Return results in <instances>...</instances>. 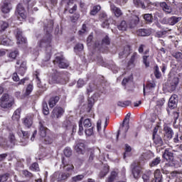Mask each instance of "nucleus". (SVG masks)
Instances as JSON below:
<instances>
[{
    "instance_id": "obj_1",
    "label": "nucleus",
    "mask_w": 182,
    "mask_h": 182,
    "mask_svg": "<svg viewBox=\"0 0 182 182\" xmlns=\"http://www.w3.org/2000/svg\"><path fill=\"white\" fill-rule=\"evenodd\" d=\"M53 29V20H48V23H45L44 31H46L47 35L38 43L39 48H46L47 58L46 60H49L50 56H52V47L50 46V41H52V36L50 32Z\"/></svg>"
},
{
    "instance_id": "obj_2",
    "label": "nucleus",
    "mask_w": 182,
    "mask_h": 182,
    "mask_svg": "<svg viewBox=\"0 0 182 182\" xmlns=\"http://www.w3.org/2000/svg\"><path fill=\"white\" fill-rule=\"evenodd\" d=\"M62 163L64 168V173H60L59 171L55 172L51 176L50 182H63L65 181V180H68L70 176H72V171H73V168H75V166L72 164H69V162H68V159L63 158L62 159Z\"/></svg>"
},
{
    "instance_id": "obj_3",
    "label": "nucleus",
    "mask_w": 182,
    "mask_h": 182,
    "mask_svg": "<svg viewBox=\"0 0 182 182\" xmlns=\"http://www.w3.org/2000/svg\"><path fill=\"white\" fill-rule=\"evenodd\" d=\"M154 176V178L150 181V178H151V171H148L142 175V179L144 182H163V175L160 169L155 170Z\"/></svg>"
},
{
    "instance_id": "obj_4",
    "label": "nucleus",
    "mask_w": 182,
    "mask_h": 182,
    "mask_svg": "<svg viewBox=\"0 0 182 182\" xmlns=\"http://www.w3.org/2000/svg\"><path fill=\"white\" fill-rule=\"evenodd\" d=\"M48 83L50 85H63L65 83V79L62 77V73L58 72L57 70H53V74L48 79Z\"/></svg>"
},
{
    "instance_id": "obj_5",
    "label": "nucleus",
    "mask_w": 182,
    "mask_h": 182,
    "mask_svg": "<svg viewBox=\"0 0 182 182\" xmlns=\"http://www.w3.org/2000/svg\"><path fill=\"white\" fill-rule=\"evenodd\" d=\"M12 105H14V100L9 97V95L4 94L0 98V107L8 109L12 107Z\"/></svg>"
},
{
    "instance_id": "obj_6",
    "label": "nucleus",
    "mask_w": 182,
    "mask_h": 182,
    "mask_svg": "<svg viewBox=\"0 0 182 182\" xmlns=\"http://www.w3.org/2000/svg\"><path fill=\"white\" fill-rule=\"evenodd\" d=\"M146 6L144 4L141 0H134V4L137 8H141V9H149L151 11L153 9V6H156L155 3H151L149 1H146Z\"/></svg>"
},
{
    "instance_id": "obj_7",
    "label": "nucleus",
    "mask_w": 182,
    "mask_h": 182,
    "mask_svg": "<svg viewBox=\"0 0 182 182\" xmlns=\"http://www.w3.org/2000/svg\"><path fill=\"white\" fill-rule=\"evenodd\" d=\"M54 64L58 65V68L60 69H66V68H69V62L65 59L63 55L57 56L54 60Z\"/></svg>"
},
{
    "instance_id": "obj_8",
    "label": "nucleus",
    "mask_w": 182,
    "mask_h": 182,
    "mask_svg": "<svg viewBox=\"0 0 182 182\" xmlns=\"http://www.w3.org/2000/svg\"><path fill=\"white\" fill-rule=\"evenodd\" d=\"M131 168L134 178H136V180L140 178V176H141V166H140L139 164L134 162L131 165Z\"/></svg>"
},
{
    "instance_id": "obj_9",
    "label": "nucleus",
    "mask_w": 182,
    "mask_h": 182,
    "mask_svg": "<svg viewBox=\"0 0 182 182\" xmlns=\"http://www.w3.org/2000/svg\"><path fill=\"white\" fill-rule=\"evenodd\" d=\"M65 113V109L61 107L56 106L53 108L51 112V117L52 119H60L62 116H63Z\"/></svg>"
},
{
    "instance_id": "obj_10",
    "label": "nucleus",
    "mask_w": 182,
    "mask_h": 182,
    "mask_svg": "<svg viewBox=\"0 0 182 182\" xmlns=\"http://www.w3.org/2000/svg\"><path fill=\"white\" fill-rule=\"evenodd\" d=\"M1 9L3 14H9V12H11V9H12V4H11V1L4 0L1 3Z\"/></svg>"
},
{
    "instance_id": "obj_11",
    "label": "nucleus",
    "mask_w": 182,
    "mask_h": 182,
    "mask_svg": "<svg viewBox=\"0 0 182 182\" xmlns=\"http://www.w3.org/2000/svg\"><path fill=\"white\" fill-rule=\"evenodd\" d=\"M16 14L17 15L18 19H19L20 21H22V19L26 18V13L22 4H18L17 6Z\"/></svg>"
},
{
    "instance_id": "obj_12",
    "label": "nucleus",
    "mask_w": 182,
    "mask_h": 182,
    "mask_svg": "<svg viewBox=\"0 0 182 182\" xmlns=\"http://www.w3.org/2000/svg\"><path fill=\"white\" fill-rule=\"evenodd\" d=\"M104 45H110V38H109V36H106L101 41H97L95 43V46L97 49H102L103 48Z\"/></svg>"
},
{
    "instance_id": "obj_13",
    "label": "nucleus",
    "mask_w": 182,
    "mask_h": 182,
    "mask_svg": "<svg viewBox=\"0 0 182 182\" xmlns=\"http://www.w3.org/2000/svg\"><path fill=\"white\" fill-rule=\"evenodd\" d=\"M17 134H18L20 137H22L21 141L22 143H23V146H26V144H28V139L29 138V134L27 132L21 129L18 131Z\"/></svg>"
},
{
    "instance_id": "obj_14",
    "label": "nucleus",
    "mask_w": 182,
    "mask_h": 182,
    "mask_svg": "<svg viewBox=\"0 0 182 182\" xmlns=\"http://www.w3.org/2000/svg\"><path fill=\"white\" fill-rule=\"evenodd\" d=\"M154 89H156V83L154 82L148 83L146 87L144 86V96H146V93H154Z\"/></svg>"
},
{
    "instance_id": "obj_15",
    "label": "nucleus",
    "mask_w": 182,
    "mask_h": 182,
    "mask_svg": "<svg viewBox=\"0 0 182 182\" xmlns=\"http://www.w3.org/2000/svg\"><path fill=\"white\" fill-rule=\"evenodd\" d=\"M129 131V124H123L122 126L119 127L118 133L117 134V140L119 139V135L122 134V137L126 139V133Z\"/></svg>"
},
{
    "instance_id": "obj_16",
    "label": "nucleus",
    "mask_w": 182,
    "mask_h": 182,
    "mask_svg": "<svg viewBox=\"0 0 182 182\" xmlns=\"http://www.w3.org/2000/svg\"><path fill=\"white\" fill-rule=\"evenodd\" d=\"M178 100L177 99V95H173L168 101V107L169 109H176L177 107V102Z\"/></svg>"
},
{
    "instance_id": "obj_17",
    "label": "nucleus",
    "mask_w": 182,
    "mask_h": 182,
    "mask_svg": "<svg viewBox=\"0 0 182 182\" xmlns=\"http://www.w3.org/2000/svg\"><path fill=\"white\" fill-rule=\"evenodd\" d=\"M173 154L168 150L166 149L164 153L163 154V157L168 161L169 160V166H174V164H171L170 161H174V159L173 158Z\"/></svg>"
},
{
    "instance_id": "obj_18",
    "label": "nucleus",
    "mask_w": 182,
    "mask_h": 182,
    "mask_svg": "<svg viewBox=\"0 0 182 182\" xmlns=\"http://www.w3.org/2000/svg\"><path fill=\"white\" fill-rule=\"evenodd\" d=\"M164 130L165 132V137L168 140H171V139H173V136L174 134L173 129L170 127L166 125L164 128Z\"/></svg>"
},
{
    "instance_id": "obj_19",
    "label": "nucleus",
    "mask_w": 182,
    "mask_h": 182,
    "mask_svg": "<svg viewBox=\"0 0 182 182\" xmlns=\"http://www.w3.org/2000/svg\"><path fill=\"white\" fill-rule=\"evenodd\" d=\"M140 55L137 53H134L131 56L129 61L128 62V68L132 69V68H134V62H136V59H139Z\"/></svg>"
},
{
    "instance_id": "obj_20",
    "label": "nucleus",
    "mask_w": 182,
    "mask_h": 182,
    "mask_svg": "<svg viewBox=\"0 0 182 182\" xmlns=\"http://www.w3.org/2000/svg\"><path fill=\"white\" fill-rule=\"evenodd\" d=\"M16 32V38L17 39V43L18 44L26 43V38L22 36V31L19 29H17Z\"/></svg>"
},
{
    "instance_id": "obj_21",
    "label": "nucleus",
    "mask_w": 182,
    "mask_h": 182,
    "mask_svg": "<svg viewBox=\"0 0 182 182\" xmlns=\"http://www.w3.org/2000/svg\"><path fill=\"white\" fill-rule=\"evenodd\" d=\"M159 6H161L164 12L166 14H171V12H173V9H171V6H170V5L164 1L160 2Z\"/></svg>"
},
{
    "instance_id": "obj_22",
    "label": "nucleus",
    "mask_w": 182,
    "mask_h": 182,
    "mask_svg": "<svg viewBox=\"0 0 182 182\" xmlns=\"http://www.w3.org/2000/svg\"><path fill=\"white\" fill-rule=\"evenodd\" d=\"M139 22H140V18L137 16H134L132 18V20L129 21V27L131 29H133V28H136L137 25H139Z\"/></svg>"
},
{
    "instance_id": "obj_23",
    "label": "nucleus",
    "mask_w": 182,
    "mask_h": 182,
    "mask_svg": "<svg viewBox=\"0 0 182 182\" xmlns=\"http://www.w3.org/2000/svg\"><path fill=\"white\" fill-rule=\"evenodd\" d=\"M110 9L117 18H119V16H122V15H123V13H122V10L114 6V4H111Z\"/></svg>"
},
{
    "instance_id": "obj_24",
    "label": "nucleus",
    "mask_w": 182,
    "mask_h": 182,
    "mask_svg": "<svg viewBox=\"0 0 182 182\" xmlns=\"http://www.w3.org/2000/svg\"><path fill=\"white\" fill-rule=\"evenodd\" d=\"M180 21H181V17L173 16L168 18V24L173 26V25H176V23H178Z\"/></svg>"
},
{
    "instance_id": "obj_25",
    "label": "nucleus",
    "mask_w": 182,
    "mask_h": 182,
    "mask_svg": "<svg viewBox=\"0 0 182 182\" xmlns=\"http://www.w3.org/2000/svg\"><path fill=\"white\" fill-rule=\"evenodd\" d=\"M130 55V46H126L124 48V50L121 51L119 53V56L120 59L123 58H126L127 56H129Z\"/></svg>"
},
{
    "instance_id": "obj_26",
    "label": "nucleus",
    "mask_w": 182,
    "mask_h": 182,
    "mask_svg": "<svg viewBox=\"0 0 182 182\" xmlns=\"http://www.w3.org/2000/svg\"><path fill=\"white\" fill-rule=\"evenodd\" d=\"M0 45H3L4 46H9L11 45V40L5 35L1 36Z\"/></svg>"
},
{
    "instance_id": "obj_27",
    "label": "nucleus",
    "mask_w": 182,
    "mask_h": 182,
    "mask_svg": "<svg viewBox=\"0 0 182 182\" xmlns=\"http://www.w3.org/2000/svg\"><path fill=\"white\" fill-rule=\"evenodd\" d=\"M60 99V98L59 97V96H55V97H50L48 101L49 107L51 109L55 107V106H56V104L58 103V102H59Z\"/></svg>"
},
{
    "instance_id": "obj_28",
    "label": "nucleus",
    "mask_w": 182,
    "mask_h": 182,
    "mask_svg": "<svg viewBox=\"0 0 182 182\" xmlns=\"http://www.w3.org/2000/svg\"><path fill=\"white\" fill-rule=\"evenodd\" d=\"M47 128L43 125L42 122H39V134L41 137H46Z\"/></svg>"
},
{
    "instance_id": "obj_29",
    "label": "nucleus",
    "mask_w": 182,
    "mask_h": 182,
    "mask_svg": "<svg viewBox=\"0 0 182 182\" xmlns=\"http://www.w3.org/2000/svg\"><path fill=\"white\" fill-rule=\"evenodd\" d=\"M154 154L150 151H146L141 155V160H150L152 159Z\"/></svg>"
},
{
    "instance_id": "obj_30",
    "label": "nucleus",
    "mask_w": 182,
    "mask_h": 182,
    "mask_svg": "<svg viewBox=\"0 0 182 182\" xmlns=\"http://www.w3.org/2000/svg\"><path fill=\"white\" fill-rule=\"evenodd\" d=\"M75 150L77 151V153H79V154H83V151H85V144L84 143H78L75 146Z\"/></svg>"
},
{
    "instance_id": "obj_31",
    "label": "nucleus",
    "mask_w": 182,
    "mask_h": 182,
    "mask_svg": "<svg viewBox=\"0 0 182 182\" xmlns=\"http://www.w3.org/2000/svg\"><path fill=\"white\" fill-rule=\"evenodd\" d=\"M8 139L10 143V147L15 146V144L16 143V138L15 137V134L14 133L10 132L9 134Z\"/></svg>"
},
{
    "instance_id": "obj_32",
    "label": "nucleus",
    "mask_w": 182,
    "mask_h": 182,
    "mask_svg": "<svg viewBox=\"0 0 182 182\" xmlns=\"http://www.w3.org/2000/svg\"><path fill=\"white\" fill-rule=\"evenodd\" d=\"M26 72V63L23 62L21 63V65H20L19 68L18 69V75L23 76V75H25Z\"/></svg>"
},
{
    "instance_id": "obj_33",
    "label": "nucleus",
    "mask_w": 182,
    "mask_h": 182,
    "mask_svg": "<svg viewBox=\"0 0 182 182\" xmlns=\"http://www.w3.org/2000/svg\"><path fill=\"white\" fill-rule=\"evenodd\" d=\"M160 163H161V158L158 156L156 158H154L149 163V166H150V167H156V166H159V164H160Z\"/></svg>"
},
{
    "instance_id": "obj_34",
    "label": "nucleus",
    "mask_w": 182,
    "mask_h": 182,
    "mask_svg": "<svg viewBox=\"0 0 182 182\" xmlns=\"http://www.w3.org/2000/svg\"><path fill=\"white\" fill-rule=\"evenodd\" d=\"M136 35H138V36H149V35H150V32L149 30L141 28L136 31Z\"/></svg>"
},
{
    "instance_id": "obj_35",
    "label": "nucleus",
    "mask_w": 182,
    "mask_h": 182,
    "mask_svg": "<svg viewBox=\"0 0 182 182\" xmlns=\"http://www.w3.org/2000/svg\"><path fill=\"white\" fill-rule=\"evenodd\" d=\"M144 19L146 23H153V15L150 14H146L144 15Z\"/></svg>"
},
{
    "instance_id": "obj_36",
    "label": "nucleus",
    "mask_w": 182,
    "mask_h": 182,
    "mask_svg": "<svg viewBox=\"0 0 182 182\" xmlns=\"http://www.w3.org/2000/svg\"><path fill=\"white\" fill-rule=\"evenodd\" d=\"M19 119H21V109L18 108L17 109L13 116H12V119L13 120H16V122H18V120H19Z\"/></svg>"
},
{
    "instance_id": "obj_37",
    "label": "nucleus",
    "mask_w": 182,
    "mask_h": 182,
    "mask_svg": "<svg viewBox=\"0 0 182 182\" xmlns=\"http://www.w3.org/2000/svg\"><path fill=\"white\" fill-rule=\"evenodd\" d=\"M23 123L26 127H31L32 126V117H26L23 119Z\"/></svg>"
},
{
    "instance_id": "obj_38",
    "label": "nucleus",
    "mask_w": 182,
    "mask_h": 182,
    "mask_svg": "<svg viewBox=\"0 0 182 182\" xmlns=\"http://www.w3.org/2000/svg\"><path fill=\"white\" fill-rule=\"evenodd\" d=\"M154 142L157 146H163V139L160 137V136L156 135L154 138H153Z\"/></svg>"
},
{
    "instance_id": "obj_39",
    "label": "nucleus",
    "mask_w": 182,
    "mask_h": 182,
    "mask_svg": "<svg viewBox=\"0 0 182 182\" xmlns=\"http://www.w3.org/2000/svg\"><path fill=\"white\" fill-rule=\"evenodd\" d=\"M116 177H117V172L112 171L111 172L110 176L107 178V182H113L114 180H116Z\"/></svg>"
},
{
    "instance_id": "obj_40",
    "label": "nucleus",
    "mask_w": 182,
    "mask_h": 182,
    "mask_svg": "<svg viewBox=\"0 0 182 182\" xmlns=\"http://www.w3.org/2000/svg\"><path fill=\"white\" fill-rule=\"evenodd\" d=\"M44 137V143L46 144H52L53 143V136L52 135H46Z\"/></svg>"
},
{
    "instance_id": "obj_41",
    "label": "nucleus",
    "mask_w": 182,
    "mask_h": 182,
    "mask_svg": "<svg viewBox=\"0 0 182 182\" xmlns=\"http://www.w3.org/2000/svg\"><path fill=\"white\" fill-rule=\"evenodd\" d=\"M133 82V77L129 76L123 79L122 84L123 86H126L128 83H132Z\"/></svg>"
},
{
    "instance_id": "obj_42",
    "label": "nucleus",
    "mask_w": 182,
    "mask_h": 182,
    "mask_svg": "<svg viewBox=\"0 0 182 182\" xmlns=\"http://www.w3.org/2000/svg\"><path fill=\"white\" fill-rule=\"evenodd\" d=\"M43 113L46 116L49 114V107H48V103L46 102H43Z\"/></svg>"
},
{
    "instance_id": "obj_43",
    "label": "nucleus",
    "mask_w": 182,
    "mask_h": 182,
    "mask_svg": "<svg viewBox=\"0 0 182 182\" xmlns=\"http://www.w3.org/2000/svg\"><path fill=\"white\" fill-rule=\"evenodd\" d=\"M66 124H68L66 126V129H68V130H70V129H72V134H73V133H76V126L73 125L70 123V122H66Z\"/></svg>"
},
{
    "instance_id": "obj_44",
    "label": "nucleus",
    "mask_w": 182,
    "mask_h": 182,
    "mask_svg": "<svg viewBox=\"0 0 182 182\" xmlns=\"http://www.w3.org/2000/svg\"><path fill=\"white\" fill-rule=\"evenodd\" d=\"M78 134L79 136H82L83 134V118H81L79 121Z\"/></svg>"
},
{
    "instance_id": "obj_45",
    "label": "nucleus",
    "mask_w": 182,
    "mask_h": 182,
    "mask_svg": "<svg viewBox=\"0 0 182 182\" xmlns=\"http://www.w3.org/2000/svg\"><path fill=\"white\" fill-rule=\"evenodd\" d=\"M117 28L119 31H126V29H127V23L126 21H122L120 24L118 25Z\"/></svg>"
},
{
    "instance_id": "obj_46",
    "label": "nucleus",
    "mask_w": 182,
    "mask_h": 182,
    "mask_svg": "<svg viewBox=\"0 0 182 182\" xmlns=\"http://www.w3.org/2000/svg\"><path fill=\"white\" fill-rule=\"evenodd\" d=\"M18 55H19V52L16 50L14 51H11V53H9V58L14 60L16 59V56H18Z\"/></svg>"
},
{
    "instance_id": "obj_47",
    "label": "nucleus",
    "mask_w": 182,
    "mask_h": 182,
    "mask_svg": "<svg viewBox=\"0 0 182 182\" xmlns=\"http://www.w3.org/2000/svg\"><path fill=\"white\" fill-rule=\"evenodd\" d=\"M154 70L155 77H156V79H160V77H161V73H160L158 65L155 66Z\"/></svg>"
},
{
    "instance_id": "obj_48",
    "label": "nucleus",
    "mask_w": 182,
    "mask_h": 182,
    "mask_svg": "<svg viewBox=\"0 0 182 182\" xmlns=\"http://www.w3.org/2000/svg\"><path fill=\"white\" fill-rule=\"evenodd\" d=\"M33 90V85L32 84H29L26 90V96H29L30 93H32V91Z\"/></svg>"
},
{
    "instance_id": "obj_49",
    "label": "nucleus",
    "mask_w": 182,
    "mask_h": 182,
    "mask_svg": "<svg viewBox=\"0 0 182 182\" xmlns=\"http://www.w3.org/2000/svg\"><path fill=\"white\" fill-rule=\"evenodd\" d=\"M101 7L100 6H95L93 7V9L91 10L90 11V14L91 15H96V14H97V12H99V11H100Z\"/></svg>"
},
{
    "instance_id": "obj_50",
    "label": "nucleus",
    "mask_w": 182,
    "mask_h": 182,
    "mask_svg": "<svg viewBox=\"0 0 182 182\" xmlns=\"http://www.w3.org/2000/svg\"><path fill=\"white\" fill-rule=\"evenodd\" d=\"M30 169L32 171H39V164H38V163L32 164V165L30 166Z\"/></svg>"
},
{
    "instance_id": "obj_51",
    "label": "nucleus",
    "mask_w": 182,
    "mask_h": 182,
    "mask_svg": "<svg viewBox=\"0 0 182 182\" xmlns=\"http://www.w3.org/2000/svg\"><path fill=\"white\" fill-rule=\"evenodd\" d=\"M142 59L144 65H145L146 68H149V66H150V63L149 62V55H144Z\"/></svg>"
},
{
    "instance_id": "obj_52",
    "label": "nucleus",
    "mask_w": 182,
    "mask_h": 182,
    "mask_svg": "<svg viewBox=\"0 0 182 182\" xmlns=\"http://www.w3.org/2000/svg\"><path fill=\"white\" fill-rule=\"evenodd\" d=\"M132 151V147L129 146V144H125V153L124 154V159L127 157V153H130Z\"/></svg>"
},
{
    "instance_id": "obj_53",
    "label": "nucleus",
    "mask_w": 182,
    "mask_h": 182,
    "mask_svg": "<svg viewBox=\"0 0 182 182\" xmlns=\"http://www.w3.org/2000/svg\"><path fill=\"white\" fill-rule=\"evenodd\" d=\"M64 154L65 157H70L72 156V149L69 147L65 148L64 149Z\"/></svg>"
},
{
    "instance_id": "obj_54",
    "label": "nucleus",
    "mask_w": 182,
    "mask_h": 182,
    "mask_svg": "<svg viewBox=\"0 0 182 182\" xmlns=\"http://www.w3.org/2000/svg\"><path fill=\"white\" fill-rule=\"evenodd\" d=\"M84 127H92V122L90 121V119H86L83 121Z\"/></svg>"
},
{
    "instance_id": "obj_55",
    "label": "nucleus",
    "mask_w": 182,
    "mask_h": 182,
    "mask_svg": "<svg viewBox=\"0 0 182 182\" xmlns=\"http://www.w3.org/2000/svg\"><path fill=\"white\" fill-rule=\"evenodd\" d=\"M84 177H85V176H83V175H77V176L73 177L72 180L74 182L80 181L83 180Z\"/></svg>"
},
{
    "instance_id": "obj_56",
    "label": "nucleus",
    "mask_w": 182,
    "mask_h": 182,
    "mask_svg": "<svg viewBox=\"0 0 182 182\" xmlns=\"http://www.w3.org/2000/svg\"><path fill=\"white\" fill-rule=\"evenodd\" d=\"M107 173H109V167H105L104 170L100 172V177L103 178L105 176L107 175Z\"/></svg>"
},
{
    "instance_id": "obj_57",
    "label": "nucleus",
    "mask_w": 182,
    "mask_h": 182,
    "mask_svg": "<svg viewBox=\"0 0 182 182\" xmlns=\"http://www.w3.org/2000/svg\"><path fill=\"white\" fill-rule=\"evenodd\" d=\"M75 52H82L83 50V44L78 43L74 48Z\"/></svg>"
},
{
    "instance_id": "obj_58",
    "label": "nucleus",
    "mask_w": 182,
    "mask_h": 182,
    "mask_svg": "<svg viewBox=\"0 0 182 182\" xmlns=\"http://www.w3.org/2000/svg\"><path fill=\"white\" fill-rule=\"evenodd\" d=\"M161 171L163 174H170V170H168V165L166 164L162 168Z\"/></svg>"
},
{
    "instance_id": "obj_59",
    "label": "nucleus",
    "mask_w": 182,
    "mask_h": 182,
    "mask_svg": "<svg viewBox=\"0 0 182 182\" xmlns=\"http://www.w3.org/2000/svg\"><path fill=\"white\" fill-rule=\"evenodd\" d=\"M85 85H86V82H85V80H83L82 79L78 80L77 84V87H83Z\"/></svg>"
},
{
    "instance_id": "obj_60",
    "label": "nucleus",
    "mask_w": 182,
    "mask_h": 182,
    "mask_svg": "<svg viewBox=\"0 0 182 182\" xmlns=\"http://www.w3.org/2000/svg\"><path fill=\"white\" fill-rule=\"evenodd\" d=\"M86 136H92L93 134V128L86 129L85 131Z\"/></svg>"
},
{
    "instance_id": "obj_61",
    "label": "nucleus",
    "mask_w": 182,
    "mask_h": 182,
    "mask_svg": "<svg viewBox=\"0 0 182 182\" xmlns=\"http://www.w3.org/2000/svg\"><path fill=\"white\" fill-rule=\"evenodd\" d=\"M0 25H1V28L2 31H5V29H6V28H8V26H9L8 23H6L5 21H1L0 23Z\"/></svg>"
},
{
    "instance_id": "obj_62",
    "label": "nucleus",
    "mask_w": 182,
    "mask_h": 182,
    "mask_svg": "<svg viewBox=\"0 0 182 182\" xmlns=\"http://www.w3.org/2000/svg\"><path fill=\"white\" fill-rule=\"evenodd\" d=\"M173 141V143H181V141H180V136L178 135V133L175 134Z\"/></svg>"
},
{
    "instance_id": "obj_63",
    "label": "nucleus",
    "mask_w": 182,
    "mask_h": 182,
    "mask_svg": "<svg viewBox=\"0 0 182 182\" xmlns=\"http://www.w3.org/2000/svg\"><path fill=\"white\" fill-rule=\"evenodd\" d=\"M0 177L1 178V181L5 182L8 180V178H9V173L4 174L2 176H0Z\"/></svg>"
},
{
    "instance_id": "obj_64",
    "label": "nucleus",
    "mask_w": 182,
    "mask_h": 182,
    "mask_svg": "<svg viewBox=\"0 0 182 182\" xmlns=\"http://www.w3.org/2000/svg\"><path fill=\"white\" fill-rule=\"evenodd\" d=\"M79 14H74L73 16L70 17L71 21L75 23L77 19H79Z\"/></svg>"
}]
</instances>
